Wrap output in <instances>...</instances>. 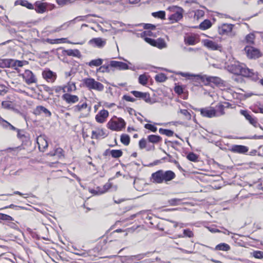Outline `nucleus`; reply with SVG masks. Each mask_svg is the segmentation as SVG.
Segmentation results:
<instances>
[{"label":"nucleus","mask_w":263,"mask_h":263,"mask_svg":"<svg viewBox=\"0 0 263 263\" xmlns=\"http://www.w3.org/2000/svg\"><path fill=\"white\" fill-rule=\"evenodd\" d=\"M233 27L232 24H223L219 27V33L222 35L227 34L231 32Z\"/></svg>","instance_id":"dca6fc26"},{"label":"nucleus","mask_w":263,"mask_h":263,"mask_svg":"<svg viewBox=\"0 0 263 263\" xmlns=\"http://www.w3.org/2000/svg\"><path fill=\"white\" fill-rule=\"evenodd\" d=\"M212 26L211 21L205 20L199 25V28L202 30H205L210 28Z\"/></svg>","instance_id":"7c9ffc66"},{"label":"nucleus","mask_w":263,"mask_h":263,"mask_svg":"<svg viewBox=\"0 0 263 263\" xmlns=\"http://www.w3.org/2000/svg\"><path fill=\"white\" fill-rule=\"evenodd\" d=\"M141 35L145 37H146L147 36H152L153 32L151 30L144 31L141 33Z\"/></svg>","instance_id":"774afa93"},{"label":"nucleus","mask_w":263,"mask_h":263,"mask_svg":"<svg viewBox=\"0 0 263 263\" xmlns=\"http://www.w3.org/2000/svg\"><path fill=\"white\" fill-rule=\"evenodd\" d=\"M42 76L44 79L48 82L53 83L57 78V74L55 72L50 70H44L42 72Z\"/></svg>","instance_id":"9d476101"},{"label":"nucleus","mask_w":263,"mask_h":263,"mask_svg":"<svg viewBox=\"0 0 263 263\" xmlns=\"http://www.w3.org/2000/svg\"><path fill=\"white\" fill-rule=\"evenodd\" d=\"M228 68L229 71L231 73L250 78L254 81H256L259 79L257 72H255L253 69L247 68L246 65L239 62H235L233 64L229 65Z\"/></svg>","instance_id":"f257e3e1"},{"label":"nucleus","mask_w":263,"mask_h":263,"mask_svg":"<svg viewBox=\"0 0 263 263\" xmlns=\"http://www.w3.org/2000/svg\"><path fill=\"white\" fill-rule=\"evenodd\" d=\"M204 45L205 46L212 50H217L219 48L218 44L212 41H208L205 42Z\"/></svg>","instance_id":"c85d7f7f"},{"label":"nucleus","mask_w":263,"mask_h":263,"mask_svg":"<svg viewBox=\"0 0 263 263\" xmlns=\"http://www.w3.org/2000/svg\"><path fill=\"white\" fill-rule=\"evenodd\" d=\"M146 140L143 138L140 140L139 142V146L140 149H143L146 147Z\"/></svg>","instance_id":"bf43d9fd"},{"label":"nucleus","mask_w":263,"mask_h":263,"mask_svg":"<svg viewBox=\"0 0 263 263\" xmlns=\"http://www.w3.org/2000/svg\"><path fill=\"white\" fill-rule=\"evenodd\" d=\"M111 67L110 66V64L108 65H103L97 69V72L102 73L109 72L111 70Z\"/></svg>","instance_id":"72a5a7b5"},{"label":"nucleus","mask_w":263,"mask_h":263,"mask_svg":"<svg viewBox=\"0 0 263 263\" xmlns=\"http://www.w3.org/2000/svg\"><path fill=\"white\" fill-rule=\"evenodd\" d=\"M184 236H186V237H188L190 238H192V237H194V233L190 229H185L183 230V235H178V237L179 238H181Z\"/></svg>","instance_id":"ea45409f"},{"label":"nucleus","mask_w":263,"mask_h":263,"mask_svg":"<svg viewBox=\"0 0 263 263\" xmlns=\"http://www.w3.org/2000/svg\"><path fill=\"white\" fill-rule=\"evenodd\" d=\"M230 249V247L227 243H221L216 246L215 248V250H221L224 251H229Z\"/></svg>","instance_id":"c756f323"},{"label":"nucleus","mask_w":263,"mask_h":263,"mask_svg":"<svg viewBox=\"0 0 263 263\" xmlns=\"http://www.w3.org/2000/svg\"><path fill=\"white\" fill-rule=\"evenodd\" d=\"M82 86L87 88L89 90H95L98 91H103L104 88L102 83L91 78L83 79Z\"/></svg>","instance_id":"7ed1b4c3"},{"label":"nucleus","mask_w":263,"mask_h":263,"mask_svg":"<svg viewBox=\"0 0 263 263\" xmlns=\"http://www.w3.org/2000/svg\"><path fill=\"white\" fill-rule=\"evenodd\" d=\"M244 50L249 59H257L261 56L259 50L252 46H246Z\"/></svg>","instance_id":"6e6552de"},{"label":"nucleus","mask_w":263,"mask_h":263,"mask_svg":"<svg viewBox=\"0 0 263 263\" xmlns=\"http://www.w3.org/2000/svg\"><path fill=\"white\" fill-rule=\"evenodd\" d=\"M169 9L175 12L174 13L171 15L169 17V20L172 21V23L174 22H177L182 18V9L181 8L176 6H173L172 7H170Z\"/></svg>","instance_id":"0eeeda50"},{"label":"nucleus","mask_w":263,"mask_h":263,"mask_svg":"<svg viewBox=\"0 0 263 263\" xmlns=\"http://www.w3.org/2000/svg\"><path fill=\"white\" fill-rule=\"evenodd\" d=\"M64 52L69 56H72L74 57H80L81 53L78 49H68L64 51Z\"/></svg>","instance_id":"a878e982"},{"label":"nucleus","mask_w":263,"mask_h":263,"mask_svg":"<svg viewBox=\"0 0 263 263\" xmlns=\"http://www.w3.org/2000/svg\"><path fill=\"white\" fill-rule=\"evenodd\" d=\"M155 79L157 82H163L166 80L167 77L164 73H161L156 75Z\"/></svg>","instance_id":"a19ab883"},{"label":"nucleus","mask_w":263,"mask_h":263,"mask_svg":"<svg viewBox=\"0 0 263 263\" xmlns=\"http://www.w3.org/2000/svg\"><path fill=\"white\" fill-rule=\"evenodd\" d=\"M176 175L175 173L172 171L160 170L152 174L151 181L154 183L158 184L163 182L167 183L174 179Z\"/></svg>","instance_id":"f03ea898"},{"label":"nucleus","mask_w":263,"mask_h":263,"mask_svg":"<svg viewBox=\"0 0 263 263\" xmlns=\"http://www.w3.org/2000/svg\"><path fill=\"white\" fill-rule=\"evenodd\" d=\"M0 124L5 128L9 127V126L10 125V123H9L7 121L3 119L2 118L0 117Z\"/></svg>","instance_id":"e2e57ef3"},{"label":"nucleus","mask_w":263,"mask_h":263,"mask_svg":"<svg viewBox=\"0 0 263 263\" xmlns=\"http://www.w3.org/2000/svg\"><path fill=\"white\" fill-rule=\"evenodd\" d=\"M185 42L186 44L193 45L196 43V41L195 37L193 36H188L187 38L185 39Z\"/></svg>","instance_id":"de8ad7c7"},{"label":"nucleus","mask_w":263,"mask_h":263,"mask_svg":"<svg viewBox=\"0 0 263 263\" xmlns=\"http://www.w3.org/2000/svg\"><path fill=\"white\" fill-rule=\"evenodd\" d=\"M103 63V60L101 59H98L95 60H92L91 61H90L87 64L90 67L92 66H101L102 64Z\"/></svg>","instance_id":"2f4dec72"},{"label":"nucleus","mask_w":263,"mask_h":263,"mask_svg":"<svg viewBox=\"0 0 263 263\" xmlns=\"http://www.w3.org/2000/svg\"><path fill=\"white\" fill-rule=\"evenodd\" d=\"M17 137L21 139L22 141H24L25 139H27V137L25 135V132L21 129H17Z\"/></svg>","instance_id":"8fccbe9b"},{"label":"nucleus","mask_w":263,"mask_h":263,"mask_svg":"<svg viewBox=\"0 0 263 263\" xmlns=\"http://www.w3.org/2000/svg\"><path fill=\"white\" fill-rule=\"evenodd\" d=\"M240 112L241 115L245 117L246 119L249 121L250 124L253 125L254 127L257 126L258 124L256 118L251 116L247 110H240Z\"/></svg>","instance_id":"4468645a"},{"label":"nucleus","mask_w":263,"mask_h":263,"mask_svg":"<svg viewBox=\"0 0 263 263\" xmlns=\"http://www.w3.org/2000/svg\"><path fill=\"white\" fill-rule=\"evenodd\" d=\"M87 107L86 103H83L82 104H78L74 107V110L76 111H80L82 109L86 108Z\"/></svg>","instance_id":"3c124183"},{"label":"nucleus","mask_w":263,"mask_h":263,"mask_svg":"<svg viewBox=\"0 0 263 263\" xmlns=\"http://www.w3.org/2000/svg\"><path fill=\"white\" fill-rule=\"evenodd\" d=\"M44 90L47 92H48L50 95H52L53 93L52 91L53 90V87L50 88L48 86L44 85L43 86Z\"/></svg>","instance_id":"338daca9"},{"label":"nucleus","mask_w":263,"mask_h":263,"mask_svg":"<svg viewBox=\"0 0 263 263\" xmlns=\"http://www.w3.org/2000/svg\"><path fill=\"white\" fill-rule=\"evenodd\" d=\"M150 252H146L145 253L139 254L137 255L130 256L128 257V260L129 261H133L135 263H138V261L143 259L145 256H147Z\"/></svg>","instance_id":"412c9836"},{"label":"nucleus","mask_w":263,"mask_h":263,"mask_svg":"<svg viewBox=\"0 0 263 263\" xmlns=\"http://www.w3.org/2000/svg\"><path fill=\"white\" fill-rule=\"evenodd\" d=\"M91 193L95 195H101L104 194L103 191V188L100 186H98L96 189L92 190Z\"/></svg>","instance_id":"603ef678"},{"label":"nucleus","mask_w":263,"mask_h":263,"mask_svg":"<svg viewBox=\"0 0 263 263\" xmlns=\"http://www.w3.org/2000/svg\"><path fill=\"white\" fill-rule=\"evenodd\" d=\"M175 92L179 95H180L183 93V89L181 86L177 85L174 88Z\"/></svg>","instance_id":"4d7b16f0"},{"label":"nucleus","mask_w":263,"mask_h":263,"mask_svg":"<svg viewBox=\"0 0 263 263\" xmlns=\"http://www.w3.org/2000/svg\"><path fill=\"white\" fill-rule=\"evenodd\" d=\"M144 29L149 30H154L156 29V26L151 24H145L144 27Z\"/></svg>","instance_id":"0e129e2a"},{"label":"nucleus","mask_w":263,"mask_h":263,"mask_svg":"<svg viewBox=\"0 0 263 263\" xmlns=\"http://www.w3.org/2000/svg\"><path fill=\"white\" fill-rule=\"evenodd\" d=\"M206 81L209 83H213L216 85L222 84V80L216 77H208L206 78Z\"/></svg>","instance_id":"393cba45"},{"label":"nucleus","mask_w":263,"mask_h":263,"mask_svg":"<svg viewBox=\"0 0 263 263\" xmlns=\"http://www.w3.org/2000/svg\"><path fill=\"white\" fill-rule=\"evenodd\" d=\"M145 42L150 45L156 47L159 49H162L166 47V44L162 39L159 38L157 40L152 39L147 37H144Z\"/></svg>","instance_id":"39448f33"},{"label":"nucleus","mask_w":263,"mask_h":263,"mask_svg":"<svg viewBox=\"0 0 263 263\" xmlns=\"http://www.w3.org/2000/svg\"><path fill=\"white\" fill-rule=\"evenodd\" d=\"M159 132L161 134L165 135L168 137H171L174 134V132L170 130V129H163V128H160L159 129Z\"/></svg>","instance_id":"58836bf2"},{"label":"nucleus","mask_w":263,"mask_h":263,"mask_svg":"<svg viewBox=\"0 0 263 263\" xmlns=\"http://www.w3.org/2000/svg\"><path fill=\"white\" fill-rule=\"evenodd\" d=\"M148 78L145 74H141L139 77V82L140 84L145 85L147 84Z\"/></svg>","instance_id":"c03bdc74"},{"label":"nucleus","mask_w":263,"mask_h":263,"mask_svg":"<svg viewBox=\"0 0 263 263\" xmlns=\"http://www.w3.org/2000/svg\"><path fill=\"white\" fill-rule=\"evenodd\" d=\"M22 76L24 81L28 85L37 82V79L35 76L29 70H26Z\"/></svg>","instance_id":"423d86ee"},{"label":"nucleus","mask_w":263,"mask_h":263,"mask_svg":"<svg viewBox=\"0 0 263 263\" xmlns=\"http://www.w3.org/2000/svg\"><path fill=\"white\" fill-rule=\"evenodd\" d=\"M178 75L181 76L182 77L188 78L189 79H190L192 77H195L196 76L191 74L189 72H179L177 73Z\"/></svg>","instance_id":"6e6d98bb"},{"label":"nucleus","mask_w":263,"mask_h":263,"mask_svg":"<svg viewBox=\"0 0 263 263\" xmlns=\"http://www.w3.org/2000/svg\"><path fill=\"white\" fill-rule=\"evenodd\" d=\"M89 44L93 46V47H97L98 48L103 47L106 43V41L105 39H103L100 37L93 38L90 40L89 42Z\"/></svg>","instance_id":"f8f14e48"},{"label":"nucleus","mask_w":263,"mask_h":263,"mask_svg":"<svg viewBox=\"0 0 263 263\" xmlns=\"http://www.w3.org/2000/svg\"><path fill=\"white\" fill-rule=\"evenodd\" d=\"M122 98H123V99H124L127 101H129V102H134L136 101V99L135 98H132L131 97L127 96V95H124Z\"/></svg>","instance_id":"69168bd1"},{"label":"nucleus","mask_w":263,"mask_h":263,"mask_svg":"<svg viewBox=\"0 0 263 263\" xmlns=\"http://www.w3.org/2000/svg\"><path fill=\"white\" fill-rule=\"evenodd\" d=\"M49 154L52 156H57L60 158L63 156V150L61 148H57L53 153H50Z\"/></svg>","instance_id":"c9c22d12"},{"label":"nucleus","mask_w":263,"mask_h":263,"mask_svg":"<svg viewBox=\"0 0 263 263\" xmlns=\"http://www.w3.org/2000/svg\"><path fill=\"white\" fill-rule=\"evenodd\" d=\"M252 255L256 258H263V251H255L252 253Z\"/></svg>","instance_id":"09e8293b"},{"label":"nucleus","mask_w":263,"mask_h":263,"mask_svg":"<svg viewBox=\"0 0 263 263\" xmlns=\"http://www.w3.org/2000/svg\"><path fill=\"white\" fill-rule=\"evenodd\" d=\"M181 201L180 199L178 198H173L168 200V203L171 205H178L179 202Z\"/></svg>","instance_id":"13d9d810"},{"label":"nucleus","mask_w":263,"mask_h":263,"mask_svg":"<svg viewBox=\"0 0 263 263\" xmlns=\"http://www.w3.org/2000/svg\"><path fill=\"white\" fill-rule=\"evenodd\" d=\"M186 157H187V159H189L190 161H193V162L197 161L198 158V156L196 154H195L192 152L188 154Z\"/></svg>","instance_id":"a18cd8bd"},{"label":"nucleus","mask_w":263,"mask_h":263,"mask_svg":"<svg viewBox=\"0 0 263 263\" xmlns=\"http://www.w3.org/2000/svg\"><path fill=\"white\" fill-rule=\"evenodd\" d=\"M107 134L104 131L103 129H98L97 130L92 132L91 139H99L100 138H105Z\"/></svg>","instance_id":"aec40b11"},{"label":"nucleus","mask_w":263,"mask_h":263,"mask_svg":"<svg viewBox=\"0 0 263 263\" xmlns=\"http://www.w3.org/2000/svg\"><path fill=\"white\" fill-rule=\"evenodd\" d=\"M62 99L67 103H74L79 101V98L77 96L72 95L66 93L62 96Z\"/></svg>","instance_id":"a211bd4d"},{"label":"nucleus","mask_w":263,"mask_h":263,"mask_svg":"<svg viewBox=\"0 0 263 263\" xmlns=\"http://www.w3.org/2000/svg\"><path fill=\"white\" fill-rule=\"evenodd\" d=\"M109 153L112 156V157L115 158H118L122 156L123 154V152L120 149L115 150L112 149L109 151Z\"/></svg>","instance_id":"f704fd0d"},{"label":"nucleus","mask_w":263,"mask_h":263,"mask_svg":"<svg viewBox=\"0 0 263 263\" xmlns=\"http://www.w3.org/2000/svg\"><path fill=\"white\" fill-rule=\"evenodd\" d=\"M58 4L61 6H63L71 3V0H56Z\"/></svg>","instance_id":"052dcab7"},{"label":"nucleus","mask_w":263,"mask_h":263,"mask_svg":"<svg viewBox=\"0 0 263 263\" xmlns=\"http://www.w3.org/2000/svg\"><path fill=\"white\" fill-rule=\"evenodd\" d=\"M141 99L147 103L151 104L154 103V101L152 100L149 94L147 92H144Z\"/></svg>","instance_id":"79ce46f5"},{"label":"nucleus","mask_w":263,"mask_h":263,"mask_svg":"<svg viewBox=\"0 0 263 263\" xmlns=\"http://www.w3.org/2000/svg\"><path fill=\"white\" fill-rule=\"evenodd\" d=\"M110 179H110L108 182L105 184L102 187L104 193L108 192L109 189H112L114 191H116L117 189V186L116 185L113 186L112 183L109 182Z\"/></svg>","instance_id":"bb28decb"},{"label":"nucleus","mask_w":263,"mask_h":263,"mask_svg":"<svg viewBox=\"0 0 263 263\" xmlns=\"http://www.w3.org/2000/svg\"><path fill=\"white\" fill-rule=\"evenodd\" d=\"M125 122L122 118H118L116 120H110L107 123V127L112 130L120 131L125 126Z\"/></svg>","instance_id":"20e7f679"},{"label":"nucleus","mask_w":263,"mask_h":263,"mask_svg":"<svg viewBox=\"0 0 263 263\" xmlns=\"http://www.w3.org/2000/svg\"><path fill=\"white\" fill-rule=\"evenodd\" d=\"M121 142L125 145H128L130 142V137L126 134H122L121 136Z\"/></svg>","instance_id":"e433bc0d"},{"label":"nucleus","mask_w":263,"mask_h":263,"mask_svg":"<svg viewBox=\"0 0 263 263\" xmlns=\"http://www.w3.org/2000/svg\"><path fill=\"white\" fill-rule=\"evenodd\" d=\"M152 15L154 17H157L162 20L165 19V12L164 11H159L158 12H153Z\"/></svg>","instance_id":"4c0bfd02"},{"label":"nucleus","mask_w":263,"mask_h":263,"mask_svg":"<svg viewBox=\"0 0 263 263\" xmlns=\"http://www.w3.org/2000/svg\"><path fill=\"white\" fill-rule=\"evenodd\" d=\"M35 11L38 13H43L46 10V6L45 3H36Z\"/></svg>","instance_id":"cd10ccee"},{"label":"nucleus","mask_w":263,"mask_h":263,"mask_svg":"<svg viewBox=\"0 0 263 263\" xmlns=\"http://www.w3.org/2000/svg\"><path fill=\"white\" fill-rule=\"evenodd\" d=\"M37 143L40 150L44 149L48 146V143L44 135H41L36 139Z\"/></svg>","instance_id":"f3484780"},{"label":"nucleus","mask_w":263,"mask_h":263,"mask_svg":"<svg viewBox=\"0 0 263 263\" xmlns=\"http://www.w3.org/2000/svg\"><path fill=\"white\" fill-rule=\"evenodd\" d=\"M147 140L149 142L157 144L161 141L162 138L159 136L151 135L147 137Z\"/></svg>","instance_id":"b1692460"},{"label":"nucleus","mask_w":263,"mask_h":263,"mask_svg":"<svg viewBox=\"0 0 263 263\" xmlns=\"http://www.w3.org/2000/svg\"><path fill=\"white\" fill-rule=\"evenodd\" d=\"M110 66L119 70L129 69V66L126 63L117 61H111L110 62Z\"/></svg>","instance_id":"9b49d317"},{"label":"nucleus","mask_w":263,"mask_h":263,"mask_svg":"<svg viewBox=\"0 0 263 263\" xmlns=\"http://www.w3.org/2000/svg\"><path fill=\"white\" fill-rule=\"evenodd\" d=\"M108 115L109 113L107 110L102 109L96 116L95 119L98 123H103L106 121Z\"/></svg>","instance_id":"ddd939ff"},{"label":"nucleus","mask_w":263,"mask_h":263,"mask_svg":"<svg viewBox=\"0 0 263 263\" xmlns=\"http://www.w3.org/2000/svg\"><path fill=\"white\" fill-rule=\"evenodd\" d=\"M179 112L184 116L186 120H189L191 119V115L186 109H180Z\"/></svg>","instance_id":"49530a36"},{"label":"nucleus","mask_w":263,"mask_h":263,"mask_svg":"<svg viewBox=\"0 0 263 263\" xmlns=\"http://www.w3.org/2000/svg\"><path fill=\"white\" fill-rule=\"evenodd\" d=\"M201 115L206 118L215 117V108L213 107H208L199 109Z\"/></svg>","instance_id":"1a4fd4ad"},{"label":"nucleus","mask_w":263,"mask_h":263,"mask_svg":"<svg viewBox=\"0 0 263 263\" xmlns=\"http://www.w3.org/2000/svg\"><path fill=\"white\" fill-rule=\"evenodd\" d=\"M144 127L147 129L151 130L153 132H156L157 130V128L154 125L151 124H146L144 125Z\"/></svg>","instance_id":"5fc2aeb1"},{"label":"nucleus","mask_w":263,"mask_h":263,"mask_svg":"<svg viewBox=\"0 0 263 263\" xmlns=\"http://www.w3.org/2000/svg\"><path fill=\"white\" fill-rule=\"evenodd\" d=\"M226 107L222 104H219L216 106L215 109V117H219L224 115V108Z\"/></svg>","instance_id":"5701e85b"},{"label":"nucleus","mask_w":263,"mask_h":263,"mask_svg":"<svg viewBox=\"0 0 263 263\" xmlns=\"http://www.w3.org/2000/svg\"><path fill=\"white\" fill-rule=\"evenodd\" d=\"M4 62L5 66L8 67L13 66L22 67L23 66V61H21L14 60L12 59H5Z\"/></svg>","instance_id":"2eb2a0df"},{"label":"nucleus","mask_w":263,"mask_h":263,"mask_svg":"<svg viewBox=\"0 0 263 263\" xmlns=\"http://www.w3.org/2000/svg\"><path fill=\"white\" fill-rule=\"evenodd\" d=\"M232 151L238 153H245L248 152V149L245 146L235 145L232 147Z\"/></svg>","instance_id":"4be33fe9"},{"label":"nucleus","mask_w":263,"mask_h":263,"mask_svg":"<svg viewBox=\"0 0 263 263\" xmlns=\"http://www.w3.org/2000/svg\"><path fill=\"white\" fill-rule=\"evenodd\" d=\"M255 39V35L253 33H249L245 38L246 41L247 43L253 44H254V40Z\"/></svg>","instance_id":"37998d69"},{"label":"nucleus","mask_w":263,"mask_h":263,"mask_svg":"<svg viewBox=\"0 0 263 263\" xmlns=\"http://www.w3.org/2000/svg\"><path fill=\"white\" fill-rule=\"evenodd\" d=\"M76 87L74 83L69 82L67 85L64 86V92H71L73 90H75Z\"/></svg>","instance_id":"473e14b6"},{"label":"nucleus","mask_w":263,"mask_h":263,"mask_svg":"<svg viewBox=\"0 0 263 263\" xmlns=\"http://www.w3.org/2000/svg\"><path fill=\"white\" fill-rule=\"evenodd\" d=\"M143 93L144 92L136 90H133L131 91V93H132L135 97L141 99L142 98Z\"/></svg>","instance_id":"680f3d73"},{"label":"nucleus","mask_w":263,"mask_h":263,"mask_svg":"<svg viewBox=\"0 0 263 263\" xmlns=\"http://www.w3.org/2000/svg\"><path fill=\"white\" fill-rule=\"evenodd\" d=\"M34 113L36 115H40L44 113L46 117H50L51 116V112L43 106H37L34 110Z\"/></svg>","instance_id":"6ab92c4d"},{"label":"nucleus","mask_w":263,"mask_h":263,"mask_svg":"<svg viewBox=\"0 0 263 263\" xmlns=\"http://www.w3.org/2000/svg\"><path fill=\"white\" fill-rule=\"evenodd\" d=\"M21 5L23 6L26 7L27 8L29 9H33V6L27 1H22L21 2Z\"/></svg>","instance_id":"864d4df0"}]
</instances>
